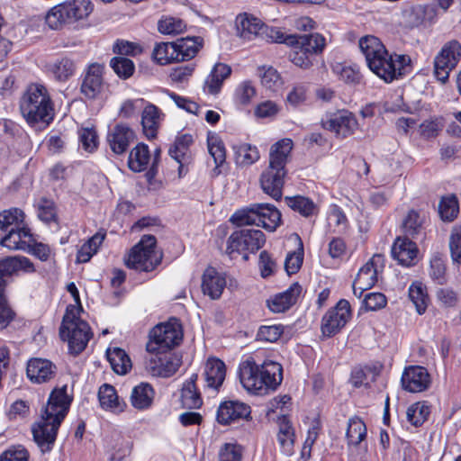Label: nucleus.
I'll return each instance as SVG.
<instances>
[{"instance_id": "obj_1", "label": "nucleus", "mask_w": 461, "mask_h": 461, "mask_svg": "<svg viewBox=\"0 0 461 461\" xmlns=\"http://www.w3.org/2000/svg\"><path fill=\"white\" fill-rule=\"evenodd\" d=\"M72 397L67 393V385L54 388L41 411V418L32 426L33 440L42 454L52 450L59 429L67 416Z\"/></svg>"}, {"instance_id": "obj_2", "label": "nucleus", "mask_w": 461, "mask_h": 461, "mask_svg": "<svg viewBox=\"0 0 461 461\" xmlns=\"http://www.w3.org/2000/svg\"><path fill=\"white\" fill-rule=\"evenodd\" d=\"M359 48L371 71L386 83L402 77L411 71L408 55H390L381 41L372 35L359 40Z\"/></svg>"}, {"instance_id": "obj_3", "label": "nucleus", "mask_w": 461, "mask_h": 461, "mask_svg": "<svg viewBox=\"0 0 461 461\" xmlns=\"http://www.w3.org/2000/svg\"><path fill=\"white\" fill-rule=\"evenodd\" d=\"M240 380L243 387L255 394H266L274 391L283 380V367L275 361L267 360L258 365L249 357L240 365Z\"/></svg>"}, {"instance_id": "obj_4", "label": "nucleus", "mask_w": 461, "mask_h": 461, "mask_svg": "<svg viewBox=\"0 0 461 461\" xmlns=\"http://www.w3.org/2000/svg\"><path fill=\"white\" fill-rule=\"evenodd\" d=\"M20 111L25 121L33 127L44 129L55 116L50 95L41 84H31L20 100Z\"/></svg>"}, {"instance_id": "obj_5", "label": "nucleus", "mask_w": 461, "mask_h": 461, "mask_svg": "<svg viewBox=\"0 0 461 461\" xmlns=\"http://www.w3.org/2000/svg\"><path fill=\"white\" fill-rule=\"evenodd\" d=\"M292 149L293 141L290 139H282L273 144L269 152V165L260 176L262 190L276 201L282 198L287 175L285 166Z\"/></svg>"}, {"instance_id": "obj_6", "label": "nucleus", "mask_w": 461, "mask_h": 461, "mask_svg": "<svg viewBox=\"0 0 461 461\" xmlns=\"http://www.w3.org/2000/svg\"><path fill=\"white\" fill-rule=\"evenodd\" d=\"M33 237L24 225V212L17 208L0 213V245L11 250H27Z\"/></svg>"}, {"instance_id": "obj_7", "label": "nucleus", "mask_w": 461, "mask_h": 461, "mask_svg": "<svg viewBox=\"0 0 461 461\" xmlns=\"http://www.w3.org/2000/svg\"><path fill=\"white\" fill-rule=\"evenodd\" d=\"M201 37H186L175 42L157 43L152 51L153 60L160 66L192 59L203 47Z\"/></svg>"}, {"instance_id": "obj_8", "label": "nucleus", "mask_w": 461, "mask_h": 461, "mask_svg": "<svg viewBox=\"0 0 461 461\" xmlns=\"http://www.w3.org/2000/svg\"><path fill=\"white\" fill-rule=\"evenodd\" d=\"M230 221L239 226L256 225L274 231L280 225L281 212L273 204L257 203L235 212Z\"/></svg>"}, {"instance_id": "obj_9", "label": "nucleus", "mask_w": 461, "mask_h": 461, "mask_svg": "<svg viewBox=\"0 0 461 461\" xmlns=\"http://www.w3.org/2000/svg\"><path fill=\"white\" fill-rule=\"evenodd\" d=\"M90 0H67L53 6L46 15V23L51 29H59L65 23L84 20L93 12Z\"/></svg>"}, {"instance_id": "obj_10", "label": "nucleus", "mask_w": 461, "mask_h": 461, "mask_svg": "<svg viewBox=\"0 0 461 461\" xmlns=\"http://www.w3.org/2000/svg\"><path fill=\"white\" fill-rule=\"evenodd\" d=\"M157 240L153 235H144L131 249L125 265L137 271L149 272L159 265L162 254L156 251Z\"/></svg>"}, {"instance_id": "obj_11", "label": "nucleus", "mask_w": 461, "mask_h": 461, "mask_svg": "<svg viewBox=\"0 0 461 461\" xmlns=\"http://www.w3.org/2000/svg\"><path fill=\"white\" fill-rule=\"evenodd\" d=\"M182 339L181 325L174 320L155 326L149 333L146 348L149 353L159 355L178 346Z\"/></svg>"}, {"instance_id": "obj_12", "label": "nucleus", "mask_w": 461, "mask_h": 461, "mask_svg": "<svg viewBox=\"0 0 461 461\" xmlns=\"http://www.w3.org/2000/svg\"><path fill=\"white\" fill-rule=\"evenodd\" d=\"M266 242L265 234L259 230L245 229L236 230L227 240L226 253L231 258L234 253H244V260L249 259L247 252L256 253Z\"/></svg>"}, {"instance_id": "obj_13", "label": "nucleus", "mask_w": 461, "mask_h": 461, "mask_svg": "<svg viewBox=\"0 0 461 461\" xmlns=\"http://www.w3.org/2000/svg\"><path fill=\"white\" fill-rule=\"evenodd\" d=\"M461 58V44L456 40L447 42L434 59V74L442 83L447 81L449 73L453 70Z\"/></svg>"}, {"instance_id": "obj_14", "label": "nucleus", "mask_w": 461, "mask_h": 461, "mask_svg": "<svg viewBox=\"0 0 461 461\" xmlns=\"http://www.w3.org/2000/svg\"><path fill=\"white\" fill-rule=\"evenodd\" d=\"M384 267V257L375 254L372 258L363 266L353 283V293L360 298L364 291L372 288L377 281V274Z\"/></svg>"}, {"instance_id": "obj_15", "label": "nucleus", "mask_w": 461, "mask_h": 461, "mask_svg": "<svg viewBox=\"0 0 461 461\" xmlns=\"http://www.w3.org/2000/svg\"><path fill=\"white\" fill-rule=\"evenodd\" d=\"M351 317L349 303L341 299L336 306L329 310L321 320V332L325 337H332L347 324Z\"/></svg>"}, {"instance_id": "obj_16", "label": "nucleus", "mask_w": 461, "mask_h": 461, "mask_svg": "<svg viewBox=\"0 0 461 461\" xmlns=\"http://www.w3.org/2000/svg\"><path fill=\"white\" fill-rule=\"evenodd\" d=\"M59 337L68 342L71 354L78 355L86 348L92 337V332L86 321H77V323L68 325L66 328L60 327Z\"/></svg>"}, {"instance_id": "obj_17", "label": "nucleus", "mask_w": 461, "mask_h": 461, "mask_svg": "<svg viewBox=\"0 0 461 461\" xmlns=\"http://www.w3.org/2000/svg\"><path fill=\"white\" fill-rule=\"evenodd\" d=\"M321 125L324 129L335 132L338 137L347 138L356 131L358 122L351 112L341 110L321 120Z\"/></svg>"}, {"instance_id": "obj_18", "label": "nucleus", "mask_w": 461, "mask_h": 461, "mask_svg": "<svg viewBox=\"0 0 461 461\" xmlns=\"http://www.w3.org/2000/svg\"><path fill=\"white\" fill-rule=\"evenodd\" d=\"M251 408L240 401H225L217 410L216 420L221 425H230L240 420H250Z\"/></svg>"}, {"instance_id": "obj_19", "label": "nucleus", "mask_w": 461, "mask_h": 461, "mask_svg": "<svg viewBox=\"0 0 461 461\" xmlns=\"http://www.w3.org/2000/svg\"><path fill=\"white\" fill-rule=\"evenodd\" d=\"M104 69V65L100 63H92L87 67L80 86L85 97L95 99L103 92Z\"/></svg>"}, {"instance_id": "obj_20", "label": "nucleus", "mask_w": 461, "mask_h": 461, "mask_svg": "<svg viewBox=\"0 0 461 461\" xmlns=\"http://www.w3.org/2000/svg\"><path fill=\"white\" fill-rule=\"evenodd\" d=\"M401 382L405 391L410 393H420L429 388L430 384V375L425 367L411 366L404 369Z\"/></svg>"}, {"instance_id": "obj_21", "label": "nucleus", "mask_w": 461, "mask_h": 461, "mask_svg": "<svg viewBox=\"0 0 461 461\" xmlns=\"http://www.w3.org/2000/svg\"><path fill=\"white\" fill-rule=\"evenodd\" d=\"M135 133L126 124L118 123L109 130L106 140L111 150L116 155H122L134 141Z\"/></svg>"}, {"instance_id": "obj_22", "label": "nucleus", "mask_w": 461, "mask_h": 461, "mask_svg": "<svg viewBox=\"0 0 461 461\" xmlns=\"http://www.w3.org/2000/svg\"><path fill=\"white\" fill-rule=\"evenodd\" d=\"M26 374L32 383L44 384L56 376L57 366L49 359L33 357L27 363Z\"/></svg>"}, {"instance_id": "obj_23", "label": "nucleus", "mask_w": 461, "mask_h": 461, "mask_svg": "<svg viewBox=\"0 0 461 461\" xmlns=\"http://www.w3.org/2000/svg\"><path fill=\"white\" fill-rule=\"evenodd\" d=\"M393 258L403 267H411L415 265L418 248L415 242L406 237H398L391 250Z\"/></svg>"}, {"instance_id": "obj_24", "label": "nucleus", "mask_w": 461, "mask_h": 461, "mask_svg": "<svg viewBox=\"0 0 461 461\" xmlns=\"http://www.w3.org/2000/svg\"><path fill=\"white\" fill-rule=\"evenodd\" d=\"M226 286V279L224 276L219 273L215 268L207 267L202 278V290L205 295L212 300H217L222 294Z\"/></svg>"}, {"instance_id": "obj_25", "label": "nucleus", "mask_w": 461, "mask_h": 461, "mask_svg": "<svg viewBox=\"0 0 461 461\" xmlns=\"http://www.w3.org/2000/svg\"><path fill=\"white\" fill-rule=\"evenodd\" d=\"M301 292L302 286L298 283H294L285 292L267 300V306L273 312H285L296 303Z\"/></svg>"}, {"instance_id": "obj_26", "label": "nucleus", "mask_w": 461, "mask_h": 461, "mask_svg": "<svg viewBox=\"0 0 461 461\" xmlns=\"http://www.w3.org/2000/svg\"><path fill=\"white\" fill-rule=\"evenodd\" d=\"M154 355L155 357L150 358L149 366L155 375L169 377L178 370L181 365L180 358L169 351Z\"/></svg>"}, {"instance_id": "obj_27", "label": "nucleus", "mask_w": 461, "mask_h": 461, "mask_svg": "<svg viewBox=\"0 0 461 461\" xmlns=\"http://www.w3.org/2000/svg\"><path fill=\"white\" fill-rule=\"evenodd\" d=\"M193 136L191 134H183L176 137L173 146L169 149V155L178 164V175L181 177L183 176V170L185 165L190 163L191 153L189 148L193 143Z\"/></svg>"}, {"instance_id": "obj_28", "label": "nucleus", "mask_w": 461, "mask_h": 461, "mask_svg": "<svg viewBox=\"0 0 461 461\" xmlns=\"http://www.w3.org/2000/svg\"><path fill=\"white\" fill-rule=\"evenodd\" d=\"M226 375V366L223 361L219 358L211 357L207 360L204 367V377L206 386L218 390Z\"/></svg>"}, {"instance_id": "obj_29", "label": "nucleus", "mask_w": 461, "mask_h": 461, "mask_svg": "<svg viewBox=\"0 0 461 461\" xmlns=\"http://www.w3.org/2000/svg\"><path fill=\"white\" fill-rule=\"evenodd\" d=\"M277 425V441L280 445V447L285 454L292 455L295 440L294 429L289 418L285 415H281L278 417Z\"/></svg>"}, {"instance_id": "obj_30", "label": "nucleus", "mask_w": 461, "mask_h": 461, "mask_svg": "<svg viewBox=\"0 0 461 461\" xmlns=\"http://www.w3.org/2000/svg\"><path fill=\"white\" fill-rule=\"evenodd\" d=\"M197 374H193L190 378L185 381L181 390V402L183 408L198 409L203 404L200 393L196 388Z\"/></svg>"}, {"instance_id": "obj_31", "label": "nucleus", "mask_w": 461, "mask_h": 461, "mask_svg": "<svg viewBox=\"0 0 461 461\" xmlns=\"http://www.w3.org/2000/svg\"><path fill=\"white\" fill-rule=\"evenodd\" d=\"M231 74V68L223 63L214 65L212 70L205 80L204 88L211 95H217L226 78Z\"/></svg>"}, {"instance_id": "obj_32", "label": "nucleus", "mask_w": 461, "mask_h": 461, "mask_svg": "<svg viewBox=\"0 0 461 461\" xmlns=\"http://www.w3.org/2000/svg\"><path fill=\"white\" fill-rule=\"evenodd\" d=\"M98 399L102 408L113 412H122L126 407V403L119 400L115 388L108 384H104L99 388Z\"/></svg>"}, {"instance_id": "obj_33", "label": "nucleus", "mask_w": 461, "mask_h": 461, "mask_svg": "<svg viewBox=\"0 0 461 461\" xmlns=\"http://www.w3.org/2000/svg\"><path fill=\"white\" fill-rule=\"evenodd\" d=\"M150 158L151 155L148 145L139 143L130 151L127 164L131 171L142 172L148 168Z\"/></svg>"}, {"instance_id": "obj_34", "label": "nucleus", "mask_w": 461, "mask_h": 461, "mask_svg": "<svg viewBox=\"0 0 461 461\" xmlns=\"http://www.w3.org/2000/svg\"><path fill=\"white\" fill-rule=\"evenodd\" d=\"M161 115L163 114L160 110L152 104H149L142 111L141 125L148 139H154L157 136Z\"/></svg>"}, {"instance_id": "obj_35", "label": "nucleus", "mask_w": 461, "mask_h": 461, "mask_svg": "<svg viewBox=\"0 0 461 461\" xmlns=\"http://www.w3.org/2000/svg\"><path fill=\"white\" fill-rule=\"evenodd\" d=\"M236 24L240 37L246 40H251L252 36L260 34L264 30L260 20L247 14L238 15Z\"/></svg>"}, {"instance_id": "obj_36", "label": "nucleus", "mask_w": 461, "mask_h": 461, "mask_svg": "<svg viewBox=\"0 0 461 461\" xmlns=\"http://www.w3.org/2000/svg\"><path fill=\"white\" fill-rule=\"evenodd\" d=\"M154 394V390L150 384L141 383L133 387L130 396V402L135 409L145 410L151 406Z\"/></svg>"}, {"instance_id": "obj_37", "label": "nucleus", "mask_w": 461, "mask_h": 461, "mask_svg": "<svg viewBox=\"0 0 461 461\" xmlns=\"http://www.w3.org/2000/svg\"><path fill=\"white\" fill-rule=\"evenodd\" d=\"M296 42L294 46L304 50L310 54L321 53L325 47V38L320 33H310L303 35L295 34Z\"/></svg>"}, {"instance_id": "obj_38", "label": "nucleus", "mask_w": 461, "mask_h": 461, "mask_svg": "<svg viewBox=\"0 0 461 461\" xmlns=\"http://www.w3.org/2000/svg\"><path fill=\"white\" fill-rule=\"evenodd\" d=\"M106 355L107 359L115 373L119 375H125L131 368V361L123 349L120 348L108 349Z\"/></svg>"}, {"instance_id": "obj_39", "label": "nucleus", "mask_w": 461, "mask_h": 461, "mask_svg": "<svg viewBox=\"0 0 461 461\" xmlns=\"http://www.w3.org/2000/svg\"><path fill=\"white\" fill-rule=\"evenodd\" d=\"M233 149L235 160L239 166H250L256 163L260 158L258 148L249 143L235 145Z\"/></svg>"}, {"instance_id": "obj_40", "label": "nucleus", "mask_w": 461, "mask_h": 461, "mask_svg": "<svg viewBox=\"0 0 461 461\" xmlns=\"http://www.w3.org/2000/svg\"><path fill=\"white\" fill-rule=\"evenodd\" d=\"M285 201L288 207L303 217L307 218L317 213V206L308 197L303 195L286 196Z\"/></svg>"}, {"instance_id": "obj_41", "label": "nucleus", "mask_w": 461, "mask_h": 461, "mask_svg": "<svg viewBox=\"0 0 461 461\" xmlns=\"http://www.w3.org/2000/svg\"><path fill=\"white\" fill-rule=\"evenodd\" d=\"M346 437L348 445L358 446L366 437V427L358 417L348 420Z\"/></svg>"}, {"instance_id": "obj_42", "label": "nucleus", "mask_w": 461, "mask_h": 461, "mask_svg": "<svg viewBox=\"0 0 461 461\" xmlns=\"http://www.w3.org/2000/svg\"><path fill=\"white\" fill-rule=\"evenodd\" d=\"M75 63L68 58H61L49 65V71L60 82L67 81L75 72Z\"/></svg>"}, {"instance_id": "obj_43", "label": "nucleus", "mask_w": 461, "mask_h": 461, "mask_svg": "<svg viewBox=\"0 0 461 461\" xmlns=\"http://www.w3.org/2000/svg\"><path fill=\"white\" fill-rule=\"evenodd\" d=\"M402 229L406 238H415L420 235L423 229V219L418 212L411 210L403 218Z\"/></svg>"}, {"instance_id": "obj_44", "label": "nucleus", "mask_w": 461, "mask_h": 461, "mask_svg": "<svg viewBox=\"0 0 461 461\" xmlns=\"http://www.w3.org/2000/svg\"><path fill=\"white\" fill-rule=\"evenodd\" d=\"M430 413V408L425 402H416L407 409V420L415 426H421L428 419Z\"/></svg>"}, {"instance_id": "obj_45", "label": "nucleus", "mask_w": 461, "mask_h": 461, "mask_svg": "<svg viewBox=\"0 0 461 461\" xmlns=\"http://www.w3.org/2000/svg\"><path fill=\"white\" fill-rule=\"evenodd\" d=\"M375 380V375L368 366H356L352 369L349 382L355 388L370 387V384Z\"/></svg>"}, {"instance_id": "obj_46", "label": "nucleus", "mask_w": 461, "mask_h": 461, "mask_svg": "<svg viewBox=\"0 0 461 461\" xmlns=\"http://www.w3.org/2000/svg\"><path fill=\"white\" fill-rule=\"evenodd\" d=\"M459 205L456 195L442 197L438 204V212L443 221H452L458 214Z\"/></svg>"}, {"instance_id": "obj_47", "label": "nucleus", "mask_w": 461, "mask_h": 461, "mask_svg": "<svg viewBox=\"0 0 461 461\" xmlns=\"http://www.w3.org/2000/svg\"><path fill=\"white\" fill-rule=\"evenodd\" d=\"M409 297L417 312L419 314L424 313L428 306L429 297L420 283H415L410 286Z\"/></svg>"}, {"instance_id": "obj_48", "label": "nucleus", "mask_w": 461, "mask_h": 461, "mask_svg": "<svg viewBox=\"0 0 461 461\" xmlns=\"http://www.w3.org/2000/svg\"><path fill=\"white\" fill-rule=\"evenodd\" d=\"M207 145L210 155L212 157L216 167L221 166L226 159V151L222 140L217 135H209Z\"/></svg>"}, {"instance_id": "obj_49", "label": "nucleus", "mask_w": 461, "mask_h": 461, "mask_svg": "<svg viewBox=\"0 0 461 461\" xmlns=\"http://www.w3.org/2000/svg\"><path fill=\"white\" fill-rule=\"evenodd\" d=\"M258 76L261 78V84L267 89L275 91L281 85V77L273 67L262 66L258 68Z\"/></svg>"}, {"instance_id": "obj_50", "label": "nucleus", "mask_w": 461, "mask_h": 461, "mask_svg": "<svg viewBox=\"0 0 461 461\" xmlns=\"http://www.w3.org/2000/svg\"><path fill=\"white\" fill-rule=\"evenodd\" d=\"M110 66L116 75L123 79L131 77L135 70L132 60L125 57H114L110 61Z\"/></svg>"}, {"instance_id": "obj_51", "label": "nucleus", "mask_w": 461, "mask_h": 461, "mask_svg": "<svg viewBox=\"0 0 461 461\" xmlns=\"http://www.w3.org/2000/svg\"><path fill=\"white\" fill-rule=\"evenodd\" d=\"M257 94L256 87L249 80L241 82L236 88L234 98L235 102L240 105H248Z\"/></svg>"}, {"instance_id": "obj_52", "label": "nucleus", "mask_w": 461, "mask_h": 461, "mask_svg": "<svg viewBox=\"0 0 461 461\" xmlns=\"http://www.w3.org/2000/svg\"><path fill=\"white\" fill-rule=\"evenodd\" d=\"M38 217L41 221L50 223L56 221L57 212L56 207L53 201L47 198H41L37 203Z\"/></svg>"}, {"instance_id": "obj_53", "label": "nucleus", "mask_w": 461, "mask_h": 461, "mask_svg": "<svg viewBox=\"0 0 461 461\" xmlns=\"http://www.w3.org/2000/svg\"><path fill=\"white\" fill-rule=\"evenodd\" d=\"M449 249L454 262L461 265V226L455 225L449 236Z\"/></svg>"}, {"instance_id": "obj_54", "label": "nucleus", "mask_w": 461, "mask_h": 461, "mask_svg": "<svg viewBox=\"0 0 461 461\" xmlns=\"http://www.w3.org/2000/svg\"><path fill=\"white\" fill-rule=\"evenodd\" d=\"M242 447L236 443H225L219 450V461H241Z\"/></svg>"}, {"instance_id": "obj_55", "label": "nucleus", "mask_w": 461, "mask_h": 461, "mask_svg": "<svg viewBox=\"0 0 461 461\" xmlns=\"http://www.w3.org/2000/svg\"><path fill=\"white\" fill-rule=\"evenodd\" d=\"M185 24L181 19L166 17L158 22V29L163 34H178L183 32Z\"/></svg>"}, {"instance_id": "obj_56", "label": "nucleus", "mask_w": 461, "mask_h": 461, "mask_svg": "<svg viewBox=\"0 0 461 461\" xmlns=\"http://www.w3.org/2000/svg\"><path fill=\"white\" fill-rule=\"evenodd\" d=\"M79 140L82 148L91 153L97 148L98 135L93 128H83L79 131Z\"/></svg>"}, {"instance_id": "obj_57", "label": "nucleus", "mask_w": 461, "mask_h": 461, "mask_svg": "<svg viewBox=\"0 0 461 461\" xmlns=\"http://www.w3.org/2000/svg\"><path fill=\"white\" fill-rule=\"evenodd\" d=\"M284 328L281 325L261 326L257 333V339L266 342H276L283 334Z\"/></svg>"}, {"instance_id": "obj_58", "label": "nucleus", "mask_w": 461, "mask_h": 461, "mask_svg": "<svg viewBox=\"0 0 461 461\" xmlns=\"http://www.w3.org/2000/svg\"><path fill=\"white\" fill-rule=\"evenodd\" d=\"M262 33H265L267 38L272 42L285 43L290 46H294V42H296L295 34L285 35L278 28H267L264 26Z\"/></svg>"}, {"instance_id": "obj_59", "label": "nucleus", "mask_w": 461, "mask_h": 461, "mask_svg": "<svg viewBox=\"0 0 461 461\" xmlns=\"http://www.w3.org/2000/svg\"><path fill=\"white\" fill-rule=\"evenodd\" d=\"M300 251H294L288 253L285 261V269L286 273L291 276L295 274L301 268L303 260V243L300 240Z\"/></svg>"}, {"instance_id": "obj_60", "label": "nucleus", "mask_w": 461, "mask_h": 461, "mask_svg": "<svg viewBox=\"0 0 461 461\" xmlns=\"http://www.w3.org/2000/svg\"><path fill=\"white\" fill-rule=\"evenodd\" d=\"M113 52L122 56H137L142 52V48L135 42L118 40L113 45Z\"/></svg>"}, {"instance_id": "obj_61", "label": "nucleus", "mask_w": 461, "mask_h": 461, "mask_svg": "<svg viewBox=\"0 0 461 461\" xmlns=\"http://www.w3.org/2000/svg\"><path fill=\"white\" fill-rule=\"evenodd\" d=\"M17 272L16 258H6L0 261V290L5 291L6 285L5 277Z\"/></svg>"}, {"instance_id": "obj_62", "label": "nucleus", "mask_w": 461, "mask_h": 461, "mask_svg": "<svg viewBox=\"0 0 461 461\" xmlns=\"http://www.w3.org/2000/svg\"><path fill=\"white\" fill-rule=\"evenodd\" d=\"M429 276L439 285L446 282V266L440 258L435 257L430 260Z\"/></svg>"}, {"instance_id": "obj_63", "label": "nucleus", "mask_w": 461, "mask_h": 461, "mask_svg": "<svg viewBox=\"0 0 461 461\" xmlns=\"http://www.w3.org/2000/svg\"><path fill=\"white\" fill-rule=\"evenodd\" d=\"M307 99V87L304 85H296L287 94L286 101L294 107L305 103Z\"/></svg>"}, {"instance_id": "obj_64", "label": "nucleus", "mask_w": 461, "mask_h": 461, "mask_svg": "<svg viewBox=\"0 0 461 461\" xmlns=\"http://www.w3.org/2000/svg\"><path fill=\"white\" fill-rule=\"evenodd\" d=\"M29 453L22 446L5 450L0 455V461H28Z\"/></svg>"}]
</instances>
